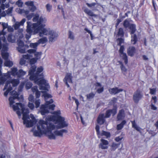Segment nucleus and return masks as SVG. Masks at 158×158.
Segmentation results:
<instances>
[{"mask_svg":"<svg viewBox=\"0 0 158 158\" xmlns=\"http://www.w3.org/2000/svg\"><path fill=\"white\" fill-rule=\"evenodd\" d=\"M84 11L88 15L94 16L95 17L97 16V15L94 14L93 12L88 8H86L84 9Z\"/></svg>","mask_w":158,"mask_h":158,"instance_id":"24","label":"nucleus"},{"mask_svg":"<svg viewBox=\"0 0 158 158\" xmlns=\"http://www.w3.org/2000/svg\"><path fill=\"white\" fill-rule=\"evenodd\" d=\"M95 95V94H94L93 92H91L89 94H87L86 95L87 97V99L88 100H90V99L93 98Z\"/></svg>","mask_w":158,"mask_h":158,"instance_id":"38","label":"nucleus"},{"mask_svg":"<svg viewBox=\"0 0 158 158\" xmlns=\"http://www.w3.org/2000/svg\"><path fill=\"white\" fill-rule=\"evenodd\" d=\"M13 9V7H10L8 8V9L6 11V14L8 15H9L11 14L12 13Z\"/></svg>","mask_w":158,"mask_h":158,"instance_id":"52","label":"nucleus"},{"mask_svg":"<svg viewBox=\"0 0 158 158\" xmlns=\"http://www.w3.org/2000/svg\"><path fill=\"white\" fill-rule=\"evenodd\" d=\"M36 62V60L34 58L31 59L30 62L31 64H34Z\"/></svg>","mask_w":158,"mask_h":158,"instance_id":"59","label":"nucleus"},{"mask_svg":"<svg viewBox=\"0 0 158 158\" xmlns=\"http://www.w3.org/2000/svg\"><path fill=\"white\" fill-rule=\"evenodd\" d=\"M9 93L10 95L13 96L12 97L14 98H19V94L16 91L13 90L11 92L10 91Z\"/></svg>","mask_w":158,"mask_h":158,"instance_id":"28","label":"nucleus"},{"mask_svg":"<svg viewBox=\"0 0 158 158\" xmlns=\"http://www.w3.org/2000/svg\"><path fill=\"white\" fill-rule=\"evenodd\" d=\"M32 91L33 93H35V96L36 98L40 97V91L38 89V87L35 86L31 88Z\"/></svg>","mask_w":158,"mask_h":158,"instance_id":"23","label":"nucleus"},{"mask_svg":"<svg viewBox=\"0 0 158 158\" xmlns=\"http://www.w3.org/2000/svg\"><path fill=\"white\" fill-rule=\"evenodd\" d=\"M44 70V68L42 66H40V79H44V75L43 73H42Z\"/></svg>","mask_w":158,"mask_h":158,"instance_id":"45","label":"nucleus"},{"mask_svg":"<svg viewBox=\"0 0 158 158\" xmlns=\"http://www.w3.org/2000/svg\"><path fill=\"white\" fill-rule=\"evenodd\" d=\"M2 74L0 75L1 76ZM4 76H1L0 77V85L3 84L6 81V78L5 77L7 78H9L10 77V75L9 74L7 75H5Z\"/></svg>","mask_w":158,"mask_h":158,"instance_id":"25","label":"nucleus"},{"mask_svg":"<svg viewBox=\"0 0 158 158\" xmlns=\"http://www.w3.org/2000/svg\"><path fill=\"white\" fill-rule=\"evenodd\" d=\"M118 62L119 63V64H120V68L121 70V71H122V72L123 73L124 75L125 74V73L127 71V69L124 66L123 64V63L120 61H119Z\"/></svg>","mask_w":158,"mask_h":158,"instance_id":"30","label":"nucleus"},{"mask_svg":"<svg viewBox=\"0 0 158 158\" xmlns=\"http://www.w3.org/2000/svg\"><path fill=\"white\" fill-rule=\"evenodd\" d=\"M47 10L48 12H50L52 9V6L49 4H48L46 5Z\"/></svg>","mask_w":158,"mask_h":158,"instance_id":"54","label":"nucleus"},{"mask_svg":"<svg viewBox=\"0 0 158 158\" xmlns=\"http://www.w3.org/2000/svg\"><path fill=\"white\" fill-rule=\"evenodd\" d=\"M34 103L30 102L28 103V106L31 110H33L35 106Z\"/></svg>","mask_w":158,"mask_h":158,"instance_id":"48","label":"nucleus"},{"mask_svg":"<svg viewBox=\"0 0 158 158\" xmlns=\"http://www.w3.org/2000/svg\"><path fill=\"white\" fill-rule=\"evenodd\" d=\"M1 55L2 58L5 60H8L9 54L8 52H2Z\"/></svg>","mask_w":158,"mask_h":158,"instance_id":"31","label":"nucleus"},{"mask_svg":"<svg viewBox=\"0 0 158 158\" xmlns=\"http://www.w3.org/2000/svg\"><path fill=\"white\" fill-rule=\"evenodd\" d=\"M150 93L151 94H155L156 93V89L153 88V89H149Z\"/></svg>","mask_w":158,"mask_h":158,"instance_id":"51","label":"nucleus"},{"mask_svg":"<svg viewBox=\"0 0 158 158\" xmlns=\"http://www.w3.org/2000/svg\"><path fill=\"white\" fill-rule=\"evenodd\" d=\"M131 24L129 21L127 19L125 20L124 21L123 26L125 28H127L129 27Z\"/></svg>","mask_w":158,"mask_h":158,"instance_id":"39","label":"nucleus"},{"mask_svg":"<svg viewBox=\"0 0 158 158\" xmlns=\"http://www.w3.org/2000/svg\"><path fill=\"white\" fill-rule=\"evenodd\" d=\"M86 4L88 7L91 8L92 7L95 6L96 5V3H92L89 4L88 3H87Z\"/></svg>","mask_w":158,"mask_h":158,"instance_id":"57","label":"nucleus"},{"mask_svg":"<svg viewBox=\"0 0 158 158\" xmlns=\"http://www.w3.org/2000/svg\"><path fill=\"white\" fill-rule=\"evenodd\" d=\"M7 39L8 41L9 42L14 43L15 42V40L14 36L12 33L9 34Z\"/></svg>","mask_w":158,"mask_h":158,"instance_id":"26","label":"nucleus"},{"mask_svg":"<svg viewBox=\"0 0 158 158\" xmlns=\"http://www.w3.org/2000/svg\"><path fill=\"white\" fill-rule=\"evenodd\" d=\"M18 47L17 48L18 51L20 53H25V50L24 49L22 48L24 46V43L21 40H19L18 42Z\"/></svg>","mask_w":158,"mask_h":158,"instance_id":"16","label":"nucleus"},{"mask_svg":"<svg viewBox=\"0 0 158 158\" xmlns=\"http://www.w3.org/2000/svg\"><path fill=\"white\" fill-rule=\"evenodd\" d=\"M63 81L64 82H66V81H67V82H68L70 83H72L73 82L72 81L71 73H67L65 78L64 79Z\"/></svg>","mask_w":158,"mask_h":158,"instance_id":"21","label":"nucleus"},{"mask_svg":"<svg viewBox=\"0 0 158 158\" xmlns=\"http://www.w3.org/2000/svg\"><path fill=\"white\" fill-rule=\"evenodd\" d=\"M39 43H40V40H38L37 43H31L30 44V46L31 48H36L38 44Z\"/></svg>","mask_w":158,"mask_h":158,"instance_id":"41","label":"nucleus"},{"mask_svg":"<svg viewBox=\"0 0 158 158\" xmlns=\"http://www.w3.org/2000/svg\"><path fill=\"white\" fill-rule=\"evenodd\" d=\"M136 25L134 24H131L128 27L130 30L129 32L131 35L135 34L136 29Z\"/></svg>","mask_w":158,"mask_h":158,"instance_id":"22","label":"nucleus"},{"mask_svg":"<svg viewBox=\"0 0 158 158\" xmlns=\"http://www.w3.org/2000/svg\"><path fill=\"white\" fill-rule=\"evenodd\" d=\"M27 52L30 54L35 53L36 52V49H30L27 51Z\"/></svg>","mask_w":158,"mask_h":158,"instance_id":"55","label":"nucleus"},{"mask_svg":"<svg viewBox=\"0 0 158 158\" xmlns=\"http://www.w3.org/2000/svg\"><path fill=\"white\" fill-rule=\"evenodd\" d=\"M47 21L46 17L44 16L41 15L40 16V25L41 26L45 24Z\"/></svg>","mask_w":158,"mask_h":158,"instance_id":"29","label":"nucleus"},{"mask_svg":"<svg viewBox=\"0 0 158 158\" xmlns=\"http://www.w3.org/2000/svg\"><path fill=\"white\" fill-rule=\"evenodd\" d=\"M48 41V39L46 37H42L40 38V44H44L47 43Z\"/></svg>","mask_w":158,"mask_h":158,"instance_id":"42","label":"nucleus"},{"mask_svg":"<svg viewBox=\"0 0 158 158\" xmlns=\"http://www.w3.org/2000/svg\"><path fill=\"white\" fill-rule=\"evenodd\" d=\"M131 123L132 124V127L134 129H135L138 126L136 123L135 120L131 121Z\"/></svg>","mask_w":158,"mask_h":158,"instance_id":"53","label":"nucleus"},{"mask_svg":"<svg viewBox=\"0 0 158 158\" xmlns=\"http://www.w3.org/2000/svg\"><path fill=\"white\" fill-rule=\"evenodd\" d=\"M25 4L27 6L29 10L32 12H34L36 10V7L34 5V2L32 1H28L25 2Z\"/></svg>","mask_w":158,"mask_h":158,"instance_id":"12","label":"nucleus"},{"mask_svg":"<svg viewBox=\"0 0 158 158\" xmlns=\"http://www.w3.org/2000/svg\"><path fill=\"white\" fill-rule=\"evenodd\" d=\"M68 131L65 129H62L60 131L56 130L54 131L55 135L57 136H60L62 137L63 133H67Z\"/></svg>","mask_w":158,"mask_h":158,"instance_id":"19","label":"nucleus"},{"mask_svg":"<svg viewBox=\"0 0 158 158\" xmlns=\"http://www.w3.org/2000/svg\"><path fill=\"white\" fill-rule=\"evenodd\" d=\"M120 47L119 50L120 53L121 54H123L124 53L123 51L124 49V47L123 46H120Z\"/></svg>","mask_w":158,"mask_h":158,"instance_id":"63","label":"nucleus"},{"mask_svg":"<svg viewBox=\"0 0 158 158\" xmlns=\"http://www.w3.org/2000/svg\"><path fill=\"white\" fill-rule=\"evenodd\" d=\"M15 99V98L12 97H10L9 98L10 106L13 108L14 111L19 110V107L21 108L22 113L23 115L22 119L23 120V124L26 125V127H31L35 125L37 122V120L33 114H31L30 116L28 115L29 110L28 109H25L24 104L19 102L16 103V106L13 105L15 103L14 100Z\"/></svg>","mask_w":158,"mask_h":158,"instance_id":"2","label":"nucleus"},{"mask_svg":"<svg viewBox=\"0 0 158 158\" xmlns=\"http://www.w3.org/2000/svg\"><path fill=\"white\" fill-rule=\"evenodd\" d=\"M117 112V107L116 105L114 104L113 106V108L112 109H109L107 110L104 114V116L106 118H109L112 114L113 116H114Z\"/></svg>","mask_w":158,"mask_h":158,"instance_id":"9","label":"nucleus"},{"mask_svg":"<svg viewBox=\"0 0 158 158\" xmlns=\"http://www.w3.org/2000/svg\"><path fill=\"white\" fill-rule=\"evenodd\" d=\"M28 100L30 102H34L35 100L34 96L32 94L30 95L28 97Z\"/></svg>","mask_w":158,"mask_h":158,"instance_id":"46","label":"nucleus"},{"mask_svg":"<svg viewBox=\"0 0 158 158\" xmlns=\"http://www.w3.org/2000/svg\"><path fill=\"white\" fill-rule=\"evenodd\" d=\"M68 38L72 40H74V37L73 33L70 31H69L68 33Z\"/></svg>","mask_w":158,"mask_h":158,"instance_id":"43","label":"nucleus"},{"mask_svg":"<svg viewBox=\"0 0 158 158\" xmlns=\"http://www.w3.org/2000/svg\"><path fill=\"white\" fill-rule=\"evenodd\" d=\"M48 35H49V42L50 43L54 42L58 36V34L53 30H51Z\"/></svg>","mask_w":158,"mask_h":158,"instance_id":"11","label":"nucleus"},{"mask_svg":"<svg viewBox=\"0 0 158 158\" xmlns=\"http://www.w3.org/2000/svg\"><path fill=\"white\" fill-rule=\"evenodd\" d=\"M23 57L24 59L28 60L30 59V56L28 54L24 55H23Z\"/></svg>","mask_w":158,"mask_h":158,"instance_id":"61","label":"nucleus"},{"mask_svg":"<svg viewBox=\"0 0 158 158\" xmlns=\"http://www.w3.org/2000/svg\"><path fill=\"white\" fill-rule=\"evenodd\" d=\"M122 55V58L124 60V63L126 64H127L128 63L127 56L125 53L121 54Z\"/></svg>","mask_w":158,"mask_h":158,"instance_id":"37","label":"nucleus"},{"mask_svg":"<svg viewBox=\"0 0 158 158\" xmlns=\"http://www.w3.org/2000/svg\"><path fill=\"white\" fill-rule=\"evenodd\" d=\"M45 26V24L40 26V37L43 35H48L51 31L50 28H46Z\"/></svg>","mask_w":158,"mask_h":158,"instance_id":"10","label":"nucleus"},{"mask_svg":"<svg viewBox=\"0 0 158 158\" xmlns=\"http://www.w3.org/2000/svg\"><path fill=\"white\" fill-rule=\"evenodd\" d=\"M125 117V111L123 109L120 110L117 117V121H120L124 119Z\"/></svg>","mask_w":158,"mask_h":158,"instance_id":"14","label":"nucleus"},{"mask_svg":"<svg viewBox=\"0 0 158 158\" xmlns=\"http://www.w3.org/2000/svg\"><path fill=\"white\" fill-rule=\"evenodd\" d=\"M11 73L13 76H15V75H17V76L18 71L17 68H12Z\"/></svg>","mask_w":158,"mask_h":158,"instance_id":"36","label":"nucleus"},{"mask_svg":"<svg viewBox=\"0 0 158 158\" xmlns=\"http://www.w3.org/2000/svg\"><path fill=\"white\" fill-rule=\"evenodd\" d=\"M36 67L35 65L32 66L29 71V79L31 81H34L38 85H40V67L37 69L36 72Z\"/></svg>","mask_w":158,"mask_h":158,"instance_id":"4","label":"nucleus"},{"mask_svg":"<svg viewBox=\"0 0 158 158\" xmlns=\"http://www.w3.org/2000/svg\"><path fill=\"white\" fill-rule=\"evenodd\" d=\"M104 90V88L103 87L100 88L98 89L97 90V92L98 94H100L103 92Z\"/></svg>","mask_w":158,"mask_h":158,"instance_id":"64","label":"nucleus"},{"mask_svg":"<svg viewBox=\"0 0 158 158\" xmlns=\"http://www.w3.org/2000/svg\"><path fill=\"white\" fill-rule=\"evenodd\" d=\"M20 25L18 22H16L14 25L15 29L16 30L18 29L20 26Z\"/></svg>","mask_w":158,"mask_h":158,"instance_id":"56","label":"nucleus"},{"mask_svg":"<svg viewBox=\"0 0 158 158\" xmlns=\"http://www.w3.org/2000/svg\"><path fill=\"white\" fill-rule=\"evenodd\" d=\"M13 63L10 60H6L4 63L5 65L7 67H11L13 65Z\"/></svg>","mask_w":158,"mask_h":158,"instance_id":"33","label":"nucleus"},{"mask_svg":"<svg viewBox=\"0 0 158 158\" xmlns=\"http://www.w3.org/2000/svg\"><path fill=\"white\" fill-rule=\"evenodd\" d=\"M50 88V86L49 83L41 85V89L40 94H41V97L44 99H46L47 98H51L52 96L48 93Z\"/></svg>","mask_w":158,"mask_h":158,"instance_id":"7","label":"nucleus"},{"mask_svg":"<svg viewBox=\"0 0 158 158\" xmlns=\"http://www.w3.org/2000/svg\"><path fill=\"white\" fill-rule=\"evenodd\" d=\"M37 130L35 129V127H34L31 129V131L33 132V135L34 136L40 137V124H37Z\"/></svg>","mask_w":158,"mask_h":158,"instance_id":"18","label":"nucleus"},{"mask_svg":"<svg viewBox=\"0 0 158 158\" xmlns=\"http://www.w3.org/2000/svg\"><path fill=\"white\" fill-rule=\"evenodd\" d=\"M2 48V52L6 51L8 50V47L6 45L3 44L2 45L1 41H0V50Z\"/></svg>","mask_w":158,"mask_h":158,"instance_id":"34","label":"nucleus"},{"mask_svg":"<svg viewBox=\"0 0 158 158\" xmlns=\"http://www.w3.org/2000/svg\"><path fill=\"white\" fill-rule=\"evenodd\" d=\"M135 52V48L134 47H131L129 48L127 52L129 56H133L134 55Z\"/></svg>","mask_w":158,"mask_h":158,"instance_id":"20","label":"nucleus"},{"mask_svg":"<svg viewBox=\"0 0 158 158\" xmlns=\"http://www.w3.org/2000/svg\"><path fill=\"white\" fill-rule=\"evenodd\" d=\"M124 32L123 28H120L118 31L117 34V35L118 36H120L121 37H123L124 36Z\"/></svg>","mask_w":158,"mask_h":158,"instance_id":"35","label":"nucleus"},{"mask_svg":"<svg viewBox=\"0 0 158 158\" xmlns=\"http://www.w3.org/2000/svg\"><path fill=\"white\" fill-rule=\"evenodd\" d=\"M32 20L34 22L37 21V23L32 24L30 22H27L26 31L30 35L32 32L35 34L40 32V19H39V15H35L33 17Z\"/></svg>","mask_w":158,"mask_h":158,"instance_id":"3","label":"nucleus"},{"mask_svg":"<svg viewBox=\"0 0 158 158\" xmlns=\"http://www.w3.org/2000/svg\"><path fill=\"white\" fill-rule=\"evenodd\" d=\"M26 63V60L23 58L21 59L20 61L19 64L21 65L24 64Z\"/></svg>","mask_w":158,"mask_h":158,"instance_id":"60","label":"nucleus"},{"mask_svg":"<svg viewBox=\"0 0 158 158\" xmlns=\"http://www.w3.org/2000/svg\"><path fill=\"white\" fill-rule=\"evenodd\" d=\"M101 135H105L107 138L110 137V132L102 131L101 134Z\"/></svg>","mask_w":158,"mask_h":158,"instance_id":"40","label":"nucleus"},{"mask_svg":"<svg viewBox=\"0 0 158 158\" xmlns=\"http://www.w3.org/2000/svg\"><path fill=\"white\" fill-rule=\"evenodd\" d=\"M19 83V80L16 79H13L11 81L8 80L7 81L3 89L4 91L6 89V91L4 93V96L6 97L10 92L12 90V87L10 84L11 83L12 84L13 86L15 87L17 86Z\"/></svg>","mask_w":158,"mask_h":158,"instance_id":"6","label":"nucleus"},{"mask_svg":"<svg viewBox=\"0 0 158 158\" xmlns=\"http://www.w3.org/2000/svg\"><path fill=\"white\" fill-rule=\"evenodd\" d=\"M117 40L119 41L118 45L119 46H121V44L124 42V39L121 38H118L117 39Z\"/></svg>","mask_w":158,"mask_h":158,"instance_id":"50","label":"nucleus"},{"mask_svg":"<svg viewBox=\"0 0 158 158\" xmlns=\"http://www.w3.org/2000/svg\"><path fill=\"white\" fill-rule=\"evenodd\" d=\"M143 97V94L142 92L139 89H137L134 93L133 95V100L135 103H138L139 101L141 100Z\"/></svg>","mask_w":158,"mask_h":158,"instance_id":"8","label":"nucleus"},{"mask_svg":"<svg viewBox=\"0 0 158 158\" xmlns=\"http://www.w3.org/2000/svg\"><path fill=\"white\" fill-rule=\"evenodd\" d=\"M131 43L133 44H135L138 40L136 34H134L132 35H131Z\"/></svg>","mask_w":158,"mask_h":158,"instance_id":"27","label":"nucleus"},{"mask_svg":"<svg viewBox=\"0 0 158 158\" xmlns=\"http://www.w3.org/2000/svg\"><path fill=\"white\" fill-rule=\"evenodd\" d=\"M106 118L104 114H100L97 119V123L100 125L103 124L106 121Z\"/></svg>","mask_w":158,"mask_h":158,"instance_id":"15","label":"nucleus"},{"mask_svg":"<svg viewBox=\"0 0 158 158\" xmlns=\"http://www.w3.org/2000/svg\"><path fill=\"white\" fill-rule=\"evenodd\" d=\"M119 145V144H116V143H113L111 145V147L112 148H115L116 149L118 147Z\"/></svg>","mask_w":158,"mask_h":158,"instance_id":"62","label":"nucleus"},{"mask_svg":"<svg viewBox=\"0 0 158 158\" xmlns=\"http://www.w3.org/2000/svg\"><path fill=\"white\" fill-rule=\"evenodd\" d=\"M101 143L99 145V148L102 149H106L108 148L107 146L109 144L108 142L105 139H100Z\"/></svg>","mask_w":158,"mask_h":158,"instance_id":"13","label":"nucleus"},{"mask_svg":"<svg viewBox=\"0 0 158 158\" xmlns=\"http://www.w3.org/2000/svg\"><path fill=\"white\" fill-rule=\"evenodd\" d=\"M49 98H47L46 99H44L45 103L44 105H42L40 107V113L42 115H45L46 114L48 113L49 112L48 109L53 110L55 105L54 104L50 105L53 102V100L50 99L49 101H48Z\"/></svg>","mask_w":158,"mask_h":158,"instance_id":"5","label":"nucleus"},{"mask_svg":"<svg viewBox=\"0 0 158 158\" xmlns=\"http://www.w3.org/2000/svg\"><path fill=\"white\" fill-rule=\"evenodd\" d=\"M48 83L47 80L45 79L40 80V89H41V85H45Z\"/></svg>","mask_w":158,"mask_h":158,"instance_id":"44","label":"nucleus"},{"mask_svg":"<svg viewBox=\"0 0 158 158\" xmlns=\"http://www.w3.org/2000/svg\"><path fill=\"white\" fill-rule=\"evenodd\" d=\"M26 74V72L23 71L22 69H20L18 71L17 76L18 77L20 78L24 76Z\"/></svg>","mask_w":158,"mask_h":158,"instance_id":"32","label":"nucleus"},{"mask_svg":"<svg viewBox=\"0 0 158 158\" xmlns=\"http://www.w3.org/2000/svg\"><path fill=\"white\" fill-rule=\"evenodd\" d=\"M36 108H38L40 106V99L35 100L34 102Z\"/></svg>","mask_w":158,"mask_h":158,"instance_id":"58","label":"nucleus"},{"mask_svg":"<svg viewBox=\"0 0 158 158\" xmlns=\"http://www.w3.org/2000/svg\"><path fill=\"white\" fill-rule=\"evenodd\" d=\"M123 90V89H118L117 87L109 89V92L111 94H115L122 92Z\"/></svg>","mask_w":158,"mask_h":158,"instance_id":"17","label":"nucleus"},{"mask_svg":"<svg viewBox=\"0 0 158 158\" xmlns=\"http://www.w3.org/2000/svg\"><path fill=\"white\" fill-rule=\"evenodd\" d=\"M64 120V118L60 116H48L46 118L45 121L40 119V126H41V128L43 130L44 132L48 135L49 139H55L56 137L52 132V131L55 129V126L50 122H54L56 121L58 123L56 128L61 129L67 127L68 125V123Z\"/></svg>","mask_w":158,"mask_h":158,"instance_id":"1","label":"nucleus"},{"mask_svg":"<svg viewBox=\"0 0 158 158\" xmlns=\"http://www.w3.org/2000/svg\"><path fill=\"white\" fill-rule=\"evenodd\" d=\"M16 4L19 7H21L23 6V2L21 0H18L16 3Z\"/></svg>","mask_w":158,"mask_h":158,"instance_id":"49","label":"nucleus"},{"mask_svg":"<svg viewBox=\"0 0 158 158\" xmlns=\"http://www.w3.org/2000/svg\"><path fill=\"white\" fill-rule=\"evenodd\" d=\"M32 84L30 82H27L26 85V88L27 89H30L32 86Z\"/></svg>","mask_w":158,"mask_h":158,"instance_id":"47","label":"nucleus"}]
</instances>
